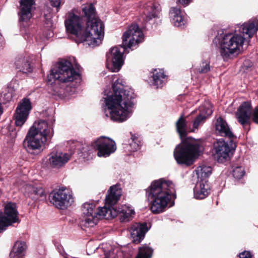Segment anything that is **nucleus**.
Masks as SVG:
<instances>
[{
	"label": "nucleus",
	"instance_id": "nucleus-1",
	"mask_svg": "<svg viewBox=\"0 0 258 258\" xmlns=\"http://www.w3.org/2000/svg\"><path fill=\"white\" fill-rule=\"evenodd\" d=\"M68 32L75 35L78 44L86 42L92 47L99 45L104 37V25L93 4L82 6L79 15L70 13L64 22Z\"/></svg>",
	"mask_w": 258,
	"mask_h": 258
},
{
	"label": "nucleus",
	"instance_id": "nucleus-2",
	"mask_svg": "<svg viewBox=\"0 0 258 258\" xmlns=\"http://www.w3.org/2000/svg\"><path fill=\"white\" fill-rule=\"evenodd\" d=\"M112 92H109L105 98V104L110 119L121 122L130 117L132 108L135 104L136 95L131 88H125L116 75L112 77Z\"/></svg>",
	"mask_w": 258,
	"mask_h": 258
},
{
	"label": "nucleus",
	"instance_id": "nucleus-3",
	"mask_svg": "<svg viewBox=\"0 0 258 258\" xmlns=\"http://www.w3.org/2000/svg\"><path fill=\"white\" fill-rule=\"evenodd\" d=\"M175 126L181 143L174 150V157L179 165L191 166L202 152V144L200 141L187 137L186 122L183 115L178 118Z\"/></svg>",
	"mask_w": 258,
	"mask_h": 258
},
{
	"label": "nucleus",
	"instance_id": "nucleus-4",
	"mask_svg": "<svg viewBox=\"0 0 258 258\" xmlns=\"http://www.w3.org/2000/svg\"><path fill=\"white\" fill-rule=\"evenodd\" d=\"M56 81L60 82L61 89L63 90V91H59V93L65 94L75 91L77 85L81 81V76L70 61L61 59L51 69L50 73L47 76V82L52 84Z\"/></svg>",
	"mask_w": 258,
	"mask_h": 258
},
{
	"label": "nucleus",
	"instance_id": "nucleus-5",
	"mask_svg": "<svg viewBox=\"0 0 258 258\" xmlns=\"http://www.w3.org/2000/svg\"><path fill=\"white\" fill-rule=\"evenodd\" d=\"M175 192L174 184L169 180L160 178L152 181L146 189V196L152 200L151 210L154 214L163 212L168 205L173 206L174 201L171 200V194Z\"/></svg>",
	"mask_w": 258,
	"mask_h": 258
},
{
	"label": "nucleus",
	"instance_id": "nucleus-6",
	"mask_svg": "<svg viewBox=\"0 0 258 258\" xmlns=\"http://www.w3.org/2000/svg\"><path fill=\"white\" fill-rule=\"evenodd\" d=\"M54 121L53 117L50 123L40 120L30 128L24 141V146L29 153L35 154V151L39 153L43 151L44 144L53 135L52 124Z\"/></svg>",
	"mask_w": 258,
	"mask_h": 258
},
{
	"label": "nucleus",
	"instance_id": "nucleus-7",
	"mask_svg": "<svg viewBox=\"0 0 258 258\" xmlns=\"http://www.w3.org/2000/svg\"><path fill=\"white\" fill-rule=\"evenodd\" d=\"M244 39L241 35L229 33L224 34L223 36H216L213 42L219 43L221 55L224 60H227L231 58L238 50H239V47L242 45Z\"/></svg>",
	"mask_w": 258,
	"mask_h": 258
},
{
	"label": "nucleus",
	"instance_id": "nucleus-8",
	"mask_svg": "<svg viewBox=\"0 0 258 258\" xmlns=\"http://www.w3.org/2000/svg\"><path fill=\"white\" fill-rule=\"evenodd\" d=\"M95 205L94 203H86L82 207V212L86 217L84 219L85 226L93 227L97 224L99 217H103L106 218L109 217L114 218L117 216V212L112 211L106 207H98L95 209Z\"/></svg>",
	"mask_w": 258,
	"mask_h": 258
},
{
	"label": "nucleus",
	"instance_id": "nucleus-9",
	"mask_svg": "<svg viewBox=\"0 0 258 258\" xmlns=\"http://www.w3.org/2000/svg\"><path fill=\"white\" fill-rule=\"evenodd\" d=\"M229 147L228 143L223 139L217 140L213 144V150L214 157L218 163H223L227 161L230 157V155L232 154L236 148V145L233 141L231 142Z\"/></svg>",
	"mask_w": 258,
	"mask_h": 258
},
{
	"label": "nucleus",
	"instance_id": "nucleus-10",
	"mask_svg": "<svg viewBox=\"0 0 258 258\" xmlns=\"http://www.w3.org/2000/svg\"><path fill=\"white\" fill-rule=\"evenodd\" d=\"M49 198L50 202L60 209L67 208L73 201L72 196L66 187L53 190L49 194Z\"/></svg>",
	"mask_w": 258,
	"mask_h": 258
},
{
	"label": "nucleus",
	"instance_id": "nucleus-11",
	"mask_svg": "<svg viewBox=\"0 0 258 258\" xmlns=\"http://www.w3.org/2000/svg\"><path fill=\"white\" fill-rule=\"evenodd\" d=\"M144 34L136 24H132L122 35L121 47L124 49L139 43L143 39Z\"/></svg>",
	"mask_w": 258,
	"mask_h": 258
},
{
	"label": "nucleus",
	"instance_id": "nucleus-12",
	"mask_svg": "<svg viewBox=\"0 0 258 258\" xmlns=\"http://www.w3.org/2000/svg\"><path fill=\"white\" fill-rule=\"evenodd\" d=\"M94 148L98 151L97 155L106 157L114 153L116 149L114 141L109 138L101 137L92 143Z\"/></svg>",
	"mask_w": 258,
	"mask_h": 258
},
{
	"label": "nucleus",
	"instance_id": "nucleus-13",
	"mask_svg": "<svg viewBox=\"0 0 258 258\" xmlns=\"http://www.w3.org/2000/svg\"><path fill=\"white\" fill-rule=\"evenodd\" d=\"M106 67L112 72H118L123 64V53L117 47L110 49L106 54Z\"/></svg>",
	"mask_w": 258,
	"mask_h": 258
},
{
	"label": "nucleus",
	"instance_id": "nucleus-14",
	"mask_svg": "<svg viewBox=\"0 0 258 258\" xmlns=\"http://www.w3.org/2000/svg\"><path fill=\"white\" fill-rule=\"evenodd\" d=\"M31 109L30 99L27 98L23 99L18 104L14 115L16 126H21L25 122Z\"/></svg>",
	"mask_w": 258,
	"mask_h": 258
},
{
	"label": "nucleus",
	"instance_id": "nucleus-15",
	"mask_svg": "<svg viewBox=\"0 0 258 258\" xmlns=\"http://www.w3.org/2000/svg\"><path fill=\"white\" fill-rule=\"evenodd\" d=\"M252 110L251 103L245 101L239 106L236 113L238 122L242 125L244 128H246L247 127L248 130L250 128V119H251Z\"/></svg>",
	"mask_w": 258,
	"mask_h": 258
},
{
	"label": "nucleus",
	"instance_id": "nucleus-16",
	"mask_svg": "<svg viewBox=\"0 0 258 258\" xmlns=\"http://www.w3.org/2000/svg\"><path fill=\"white\" fill-rule=\"evenodd\" d=\"M120 186L119 184H116L110 187L108 190V194L106 197L104 206L112 211H115L117 212V216L119 213V211H117L113 206L118 201L121 195V189Z\"/></svg>",
	"mask_w": 258,
	"mask_h": 258
},
{
	"label": "nucleus",
	"instance_id": "nucleus-17",
	"mask_svg": "<svg viewBox=\"0 0 258 258\" xmlns=\"http://www.w3.org/2000/svg\"><path fill=\"white\" fill-rule=\"evenodd\" d=\"M35 4V0L20 1L19 21L27 22L31 19L32 17V7Z\"/></svg>",
	"mask_w": 258,
	"mask_h": 258
},
{
	"label": "nucleus",
	"instance_id": "nucleus-18",
	"mask_svg": "<svg viewBox=\"0 0 258 258\" xmlns=\"http://www.w3.org/2000/svg\"><path fill=\"white\" fill-rule=\"evenodd\" d=\"M216 134L221 137L228 138L231 142L236 139V137L231 131L226 122L221 116L218 117L215 124Z\"/></svg>",
	"mask_w": 258,
	"mask_h": 258
},
{
	"label": "nucleus",
	"instance_id": "nucleus-19",
	"mask_svg": "<svg viewBox=\"0 0 258 258\" xmlns=\"http://www.w3.org/2000/svg\"><path fill=\"white\" fill-rule=\"evenodd\" d=\"M131 234L134 238L133 242L139 243L144 238L146 233L149 230L146 222L136 223L132 227Z\"/></svg>",
	"mask_w": 258,
	"mask_h": 258
},
{
	"label": "nucleus",
	"instance_id": "nucleus-20",
	"mask_svg": "<svg viewBox=\"0 0 258 258\" xmlns=\"http://www.w3.org/2000/svg\"><path fill=\"white\" fill-rule=\"evenodd\" d=\"M15 66L16 70L23 73H32L33 67L32 58L29 56L19 55L16 58Z\"/></svg>",
	"mask_w": 258,
	"mask_h": 258
},
{
	"label": "nucleus",
	"instance_id": "nucleus-21",
	"mask_svg": "<svg viewBox=\"0 0 258 258\" xmlns=\"http://www.w3.org/2000/svg\"><path fill=\"white\" fill-rule=\"evenodd\" d=\"M1 215L5 217L6 219L12 224L20 222L19 213L15 203H7L5 206L4 213H1Z\"/></svg>",
	"mask_w": 258,
	"mask_h": 258
},
{
	"label": "nucleus",
	"instance_id": "nucleus-22",
	"mask_svg": "<svg viewBox=\"0 0 258 258\" xmlns=\"http://www.w3.org/2000/svg\"><path fill=\"white\" fill-rule=\"evenodd\" d=\"M26 195L35 202L45 200L46 197L45 190L42 187L32 185L26 186Z\"/></svg>",
	"mask_w": 258,
	"mask_h": 258
},
{
	"label": "nucleus",
	"instance_id": "nucleus-23",
	"mask_svg": "<svg viewBox=\"0 0 258 258\" xmlns=\"http://www.w3.org/2000/svg\"><path fill=\"white\" fill-rule=\"evenodd\" d=\"M70 156L62 153L50 154L49 164L51 167L58 168L66 164L70 159Z\"/></svg>",
	"mask_w": 258,
	"mask_h": 258
},
{
	"label": "nucleus",
	"instance_id": "nucleus-24",
	"mask_svg": "<svg viewBox=\"0 0 258 258\" xmlns=\"http://www.w3.org/2000/svg\"><path fill=\"white\" fill-rule=\"evenodd\" d=\"M210 192L208 181L204 179L198 183L194 188V196L197 199L202 200L206 198Z\"/></svg>",
	"mask_w": 258,
	"mask_h": 258
},
{
	"label": "nucleus",
	"instance_id": "nucleus-25",
	"mask_svg": "<svg viewBox=\"0 0 258 258\" xmlns=\"http://www.w3.org/2000/svg\"><path fill=\"white\" fill-rule=\"evenodd\" d=\"M258 30V20L254 19L250 20L243 24L239 27L238 31L243 34L248 35L249 38L253 37Z\"/></svg>",
	"mask_w": 258,
	"mask_h": 258
},
{
	"label": "nucleus",
	"instance_id": "nucleus-26",
	"mask_svg": "<svg viewBox=\"0 0 258 258\" xmlns=\"http://www.w3.org/2000/svg\"><path fill=\"white\" fill-rule=\"evenodd\" d=\"M184 11L179 8L178 6L171 8L169 11V17L174 26L180 27L184 25Z\"/></svg>",
	"mask_w": 258,
	"mask_h": 258
},
{
	"label": "nucleus",
	"instance_id": "nucleus-27",
	"mask_svg": "<svg viewBox=\"0 0 258 258\" xmlns=\"http://www.w3.org/2000/svg\"><path fill=\"white\" fill-rule=\"evenodd\" d=\"M27 247L25 242L17 241L10 253V258H23Z\"/></svg>",
	"mask_w": 258,
	"mask_h": 258
},
{
	"label": "nucleus",
	"instance_id": "nucleus-28",
	"mask_svg": "<svg viewBox=\"0 0 258 258\" xmlns=\"http://www.w3.org/2000/svg\"><path fill=\"white\" fill-rule=\"evenodd\" d=\"M152 73V85L156 86L157 88H161L167 80V76L164 74L163 70L155 69Z\"/></svg>",
	"mask_w": 258,
	"mask_h": 258
},
{
	"label": "nucleus",
	"instance_id": "nucleus-29",
	"mask_svg": "<svg viewBox=\"0 0 258 258\" xmlns=\"http://www.w3.org/2000/svg\"><path fill=\"white\" fill-rule=\"evenodd\" d=\"M143 13L144 15L143 19L146 22H148L153 18H156L157 14L154 3L152 1L147 3L144 7Z\"/></svg>",
	"mask_w": 258,
	"mask_h": 258
},
{
	"label": "nucleus",
	"instance_id": "nucleus-30",
	"mask_svg": "<svg viewBox=\"0 0 258 258\" xmlns=\"http://www.w3.org/2000/svg\"><path fill=\"white\" fill-rule=\"evenodd\" d=\"M153 249L149 246H144L139 249L137 255L135 258H151Z\"/></svg>",
	"mask_w": 258,
	"mask_h": 258
},
{
	"label": "nucleus",
	"instance_id": "nucleus-31",
	"mask_svg": "<svg viewBox=\"0 0 258 258\" xmlns=\"http://www.w3.org/2000/svg\"><path fill=\"white\" fill-rule=\"evenodd\" d=\"M232 174L234 178L237 179H241L244 175V168L240 166H233L232 167Z\"/></svg>",
	"mask_w": 258,
	"mask_h": 258
},
{
	"label": "nucleus",
	"instance_id": "nucleus-32",
	"mask_svg": "<svg viewBox=\"0 0 258 258\" xmlns=\"http://www.w3.org/2000/svg\"><path fill=\"white\" fill-rule=\"evenodd\" d=\"M210 62L206 60L202 61L200 66L196 70L200 74H206L210 71Z\"/></svg>",
	"mask_w": 258,
	"mask_h": 258
},
{
	"label": "nucleus",
	"instance_id": "nucleus-33",
	"mask_svg": "<svg viewBox=\"0 0 258 258\" xmlns=\"http://www.w3.org/2000/svg\"><path fill=\"white\" fill-rule=\"evenodd\" d=\"M212 113V111L211 109H208L206 111L207 115H202L200 113L198 115L197 117L195 118L194 123H193V127L195 128H198L200 123L205 120L208 116L210 115Z\"/></svg>",
	"mask_w": 258,
	"mask_h": 258
},
{
	"label": "nucleus",
	"instance_id": "nucleus-34",
	"mask_svg": "<svg viewBox=\"0 0 258 258\" xmlns=\"http://www.w3.org/2000/svg\"><path fill=\"white\" fill-rule=\"evenodd\" d=\"M135 212L133 210L128 209L127 211H124V210H122V212L119 213V219L121 222H126L128 221L131 217L133 215H134Z\"/></svg>",
	"mask_w": 258,
	"mask_h": 258
},
{
	"label": "nucleus",
	"instance_id": "nucleus-35",
	"mask_svg": "<svg viewBox=\"0 0 258 258\" xmlns=\"http://www.w3.org/2000/svg\"><path fill=\"white\" fill-rule=\"evenodd\" d=\"M13 224L0 214V233L4 232L7 228Z\"/></svg>",
	"mask_w": 258,
	"mask_h": 258
},
{
	"label": "nucleus",
	"instance_id": "nucleus-36",
	"mask_svg": "<svg viewBox=\"0 0 258 258\" xmlns=\"http://www.w3.org/2000/svg\"><path fill=\"white\" fill-rule=\"evenodd\" d=\"M212 173V168L210 166H203L201 168L199 176L200 175L201 178L204 179L208 178Z\"/></svg>",
	"mask_w": 258,
	"mask_h": 258
},
{
	"label": "nucleus",
	"instance_id": "nucleus-37",
	"mask_svg": "<svg viewBox=\"0 0 258 258\" xmlns=\"http://www.w3.org/2000/svg\"><path fill=\"white\" fill-rule=\"evenodd\" d=\"M132 142L130 143L131 146L133 147L134 150H137L141 146V141L135 135H132Z\"/></svg>",
	"mask_w": 258,
	"mask_h": 258
},
{
	"label": "nucleus",
	"instance_id": "nucleus-38",
	"mask_svg": "<svg viewBox=\"0 0 258 258\" xmlns=\"http://www.w3.org/2000/svg\"><path fill=\"white\" fill-rule=\"evenodd\" d=\"M1 97H2V99L1 100V101H3V103H6L11 100L12 98V95L10 92H6L3 94H2Z\"/></svg>",
	"mask_w": 258,
	"mask_h": 258
},
{
	"label": "nucleus",
	"instance_id": "nucleus-39",
	"mask_svg": "<svg viewBox=\"0 0 258 258\" xmlns=\"http://www.w3.org/2000/svg\"><path fill=\"white\" fill-rule=\"evenodd\" d=\"M251 120L254 123L258 124V106H256L252 110Z\"/></svg>",
	"mask_w": 258,
	"mask_h": 258
},
{
	"label": "nucleus",
	"instance_id": "nucleus-40",
	"mask_svg": "<svg viewBox=\"0 0 258 258\" xmlns=\"http://www.w3.org/2000/svg\"><path fill=\"white\" fill-rule=\"evenodd\" d=\"M239 258H252V255L249 251H244L238 254Z\"/></svg>",
	"mask_w": 258,
	"mask_h": 258
},
{
	"label": "nucleus",
	"instance_id": "nucleus-41",
	"mask_svg": "<svg viewBox=\"0 0 258 258\" xmlns=\"http://www.w3.org/2000/svg\"><path fill=\"white\" fill-rule=\"evenodd\" d=\"M191 1L192 0H177L176 3L178 6L181 5L183 7H185L188 6Z\"/></svg>",
	"mask_w": 258,
	"mask_h": 258
},
{
	"label": "nucleus",
	"instance_id": "nucleus-42",
	"mask_svg": "<svg viewBox=\"0 0 258 258\" xmlns=\"http://www.w3.org/2000/svg\"><path fill=\"white\" fill-rule=\"evenodd\" d=\"M51 6L56 8L57 10L59 9L60 5V0H49Z\"/></svg>",
	"mask_w": 258,
	"mask_h": 258
},
{
	"label": "nucleus",
	"instance_id": "nucleus-43",
	"mask_svg": "<svg viewBox=\"0 0 258 258\" xmlns=\"http://www.w3.org/2000/svg\"><path fill=\"white\" fill-rule=\"evenodd\" d=\"M243 65L247 70L252 66V62L249 60H246L244 61Z\"/></svg>",
	"mask_w": 258,
	"mask_h": 258
},
{
	"label": "nucleus",
	"instance_id": "nucleus-44",
	"mask_svg": "<svg viewBox=\"0 0 258 258\" xmlns=\"http://www.w3.org/2000/svg\"><path fill=\"white\" fill-rule=\"evenodd\" d=\"M172 197H173L174 200L175 199H176V194H175V193L173 194H172Z\"/></svg>",
	"mask_w": 258,
	"mask_h": 258
}]
</instances>
